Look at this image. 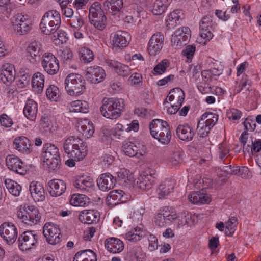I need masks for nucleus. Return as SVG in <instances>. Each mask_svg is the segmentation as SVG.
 Wrapping results in <instances>:
<instances>
[{
    "mask_svg": "<svg viewBox=\"0 0 261 261\" xmlns=\"http://www.w3.org/2000/svg\"><path fill=\"white\" fill-rule=\"evenodd\" d=\"M130 40V35L126 32L118 31L113 34L112 42L114 48H121L125 47Z\"/></svg>",
    "mask_w": 261,
    "mask_h": 261,
    "instance_id": "412c9836",
    "label": "nucleus"
},
{
    "mask_svg": "<svg viewBox=\"0 0 261 261\" xmlns=\"http://www.w3.org/2000/svg\"><path fill=\"white\" fill-rule=\"evenodd\" d=\"M100 108L101 115L105 117L115 119L119 117L124 108V101L122 98H104Z\"/></svg>",
    "mask_w": 261,
    "mask_h": 261,
    "instance_id": "f257e3e1",
    "label": "nucleus"
},
{
    "mask_svg": "<svg viewBox=\"0 0 261 261\" xmlns=\"http://www.w3.org/2000/svg\"><path fill=\"white\" fill-rule=\"evenodd\" d=\"M85 76L88 81L92 83L96 84L103 81L106 73L105 70L101 67L94 65L87 68Z\"/></svg>",
    "mask_w": 261,
    "mask_h": 261,
    "instance_id": "4468645a",
    "label": "nucleus"
},
{
    "mask_svg": "<svg viewBox=\"0 0 261 261\" xmlns=\"http://www.w3.org/2000/svg\"><path fill=\"white\" fill-rule=\"evenodd\" d=\"M76 127L77 130L86 138L92 136L94 132L93 124L88 119L79 120Z\"/></svg>",
    "mask_w": 261,
    "mask_h": 261,
    "instance_id": "4be33fe9",
    "label": "nucleus"
},
{
    "mask_svg": "<svg viewBox=\"0 0 261 261\" xmlns=\"http://www.w3.org/2000/svg\"><path fill=\"white\" fill-rule=\"evenodd\" d=\"M168 97L170 101L182 103L185 98V93L180 88H175L170 90Z\"/></svg>",
    "mask_w": 261,
    "mask_h": 261,
    "instance_id": "79ce46f5",
    "label": "nucleus"
},
{
    "mask_svg": "<svg viewBox=\"0 0 261 261\" xmlns=\"http://www.w3.org/2000/svg\"><path fill=\"white\" fill-rule=\"evenodd\" d=\"M42 158L44 166L50 171L59 169L61 159L59 149L54 144L46 143L43 148Z\"/></svg>",
    "mask_w": 261,
    "mask_h": 261,
    "instance_id": "7ed1b4c3",
    "label": "nucleus"
},
{
    "mask_svg": "<svg viewBox=\"0 0 261 261\" xmlns=\"http://www.w3.org/2000/svg\"><path fill=\"white\" fill-rule=\"evenodd\" d=\"M124 193L122 190H113L108 194L107 200L109 205H115L123 201Z\"/></svg>",
    "mask_w": 261,
    "mask_h": 261,
    "instance_id": "a19ab883",
    "label": "nucleus"
},
{
    "mask_svg": "<svg viewBox=\"0 0 261 261\" xmlns=\"http://www.w3.org/2000/svg\"><path fill=\"white\" fill-rule=\"evenodd\" d=\"M99 217V213L94 210H85L81 212L79 216V220L85 224L96 222Z\"/></svg>",
    "mask_w": 261,
    "mask_h": 261,
    "instance_id": "bb28decb",
    "label": "nucleus"
},
{
    "mask_svg": "<svg viewBox=\"0 0 261 261\" xmlns=\"http://www.w3.org/2000/svg\"><path fill=\"white\" fill-rule=\"evenodd\" d=\"M60 56L64 63H68L71 61L73 54L69 48L65 47L60 50Z\"/></svg>",
    "mask_w": 261,
    "mask_h": 261,
    "instance_id": "052dcab7",
    "label": "nucleus"
},
{
    "mask_svg": "<svg viewBox=\"0 0 261 261\" xmlns=\"http://www.w3.org/2000/svg\"><path fill=\"white\" fill-rule=\"evenodd\" d=\"M179 20V16L176 12H173L171 13L169 15H168L167 18V26L169 28H173L177 24Z\"/></svg>",
    "mask_w": 261,
    "mask_h": 261,
    "instance_id": "e2e57ef3",
    "label": "nucleus"
},
{
    "mask_svg": "<svg viewBox=\"0 0 261 261\" xmlns=\"http://www.w3.org/2000/svg\"><path fill=\"white\" fill-rule=\"evenodd\" d=\"M213 24L212 17L208 16L203 17L199 23L200 36L206 41H209L213 36L211 31Z\"/></svg>",
    "mask_w": 261,
    "mask_h": 261,
    "instance_id": "a211bd4d",
    "label": "nucleus"
},
{
    "mask_svg": "<svg viewBox=\"0 0 261 261\" xmlns=\"http://www.w3.org/2000/svg\"><path fill=\"white\" fill-rule=\"evenodd\" d=\"M48 191L52 197H58L64 193L66 190V183L61 179H54L48 183Z\"/></svg>",
    "mask_w": 261,
    "mask_h": 261,
    "instance_id": "f3484780",
    "label": "nucleus"
},
{
    "mask_svg": "<svg viewBox=\"0 0 261 261\" xmlns=\"http://www.w3.org/2000/svg\"><path fill=\"white\" fill-rule=\"evenodd\" d=\"M237 218L232 217L229 219L226 223L225 234L227 236L231 237L234 233L236 228L237 226Z\"/></svg>",
    "mask_w": 261,
    "mask_h": 261,
    "instance_id": "864d4df0",
    "label": "nucleus"
},
{
    "mask_svg": "<svg viewBox=\"0 0 261 261\" xmlns=\"http://www.w3.org/2000/svg\"><path fill=\"white\" fill-rule=\"evenodd\" d=\"M149 128L151 136L162 144H168L171 138L170 126L167 122L161 120H153Z\"/></svg>",
    "mask_w": 261,
    "mask_h": 261,
    "instance_id": "f03ea898",
    "label": "nucleus"
},
{
    "mask_svg": "<svg viewBox=\"0 0 261 261\" xmlns=\"http://www.w3.org/2000/svg\"><path fill=\"white\" fill-rule=\"evenodd\" d=\"M184 153L180 149L173 151L168 158L169 162L172 165L177 166L181 163Z\"/></svg>",
    "mask_w": 261,
    "mask_h": 261,
    "instance_id": "603ef678",
    "label": "nucleus"
},
{
    "mask_svg": "<svg viewBox=\"0 0 261 261\" xmlns=\"http://www.w3.org/2000/svg\"><path fill=\"white\" fill-rule=\"evenodd\" d=\"M83 142L79 137L70 136L64 141V150L68 155L72 150L76 149L75 147H79V145H82Z\"/></svg>",
    "mask_w": 261,
    "mask_h": 261,
    "instance_id": "72a5a7b5",
    "label": "nucleus"
},
{
    "mask_svg": "<svg viewBox=\"0 0 261 261\" xmlns=\"http://www.w3.org/2000/svg\"><path fill=\"white\" fill-rule=\"evenodd\" d=\"M69 25L74 29L79 30L84 25V21L80 15L72 17L69 20Z\"/></svg>",
    "mask_w": 261,
    "mask_h": 261,
    "instance_id": "680f3d73",
    "label": "nucleus"
},
{
    "mask_svg": "<svg viewBox=\"0 0 261 261\" xmlns=\"http://www.w3.org/2000/svg\"><path fill=\"white\" fill-rule=\"evenodd\" d=\"M74 186L81 191H89L93 186V180L90 177H80L73 184Z\"/></svg>",
    "mask_w": 261,
    "mask_h": 261,
    "instance_id": "e433bc0d",
    "label": "nucleus"
},
{
    "mask_svg": "<svg viewBox=\"0 0 261 261\" xmlns=\"http://www.w3.org/2000/svg\"><path fill=\"white\" fill-rule=\"evenodd\" d=\"M41 64L44 71L50 75L56 74L59 70L58 59L50 53H46L43 55Z\"/></svg>",
    "mask_w": 261,
    "mask_h": 261,
    "instance_id": "9d476101",
    "label": "nucleus"
},
{
    "mask_svg": "<svg viewBox=\"0 0 261 261\" xmlns=\"http://www.w3.org/2000/svg\"><path fill=\"white\" fill-rule=\"evenodd\" d=\"M42 19L46 20V22L49 23L53 22L54 24L55 23L61 24V17L59 12L56 10H52L46 12L43 15Z\"/></svg>",
    "mask_w": 261,
    "mask_h": 261,
    "instance_id": "09e8293b",
    "label": "nucleus"
},
{
    "mask_svg": "<svg viewBox=\"0 0 261 261\" xmlns=\"http://www.w3.org/2000/svg\"><path fill=\"white\" fill-rule=\"evenodd\" d=\"M67 155L70 159H73L77 161L82 160L87 155V148L86 144L83 142L82 145H79V147H75Z\"/></svg>",
    "mask_w": 261,
    "mask_h": 261,
    "instance_id": "58836bf2",
    "label": "nucleus"
},
{
    "mask_svg": "<svg viewBox=\"0 0 261 261\" xmlns=\"http://www.w3.org/2000/svg\"><path fill=\"white\" fill-rule=\"evenodd\" d=\"M227 115L229 119L236 121L239 120L241 117L242 113L238 110L232 108L229 110Z\"/></svg>",
    "mask_w": 261,
    "mask_h": 261,
    "instance_id": "69168bd1",
    "label": "nucleus"
},
{
    "mask_svg": "<svg viewBox=\"0 0 261 261\" xmlns=\"http://www.w3.org/2000/svg\"><path fill=\"white\" fill-rule=\"evenodd\" d=\"M28 56L31 62L36 63L40 60V57L43 55L42 45L40 42L35 41L31 42L27 48Z\"/></svg>",
    "mask_w": 261,
    "mask_h": 261,
    "instance_id": "dca6fc26",
    "label": "nucleus"
},
{
    "mask_svg": "<svg viewBox=\"0 0 261 261\" xmlns=\"http://www.w3.org/2000/svg\"><path fill=\"white\" fill-rule=\"evenodd\" d=\"M89 18L91 23L99 30H103L107 26V17L98 2L94 3L90 7Z\"/></svg>",
    "mask_w": 261,
    "mask_h": 261,
    "instance_id": "423d86ee",
    "label": "nucleus"
},
{
    "mask_svg": "<svg viewBox=\"0 0 261 261\" xmlns=\"http://www.w3.org/2000/svg\"><path fill=\"white\" fill-rule=\"evenodd\" d=\"M19 79L17 81V84L20 88H23L28 86L31 80L32 75L30 70L28 69H21L19 73Z\"/></svg>",
    "mask_w": 261,
    "mask_h": 261,
    "instance_id": "a18cd8bd",
    "label": "nucleus"
},
{
    "mask_svg": "<svg viewBox=\"0 0 261 261\" xmlns=\"http://www.w3.org/2000/svg\"><path fill=\"white\" fill-rule=\"evenodd\" d=\"M86 82L84 77L77 73L68 74L64 81L65 88L67 93L71 96L82 94L85 90Z\"/></svg>",
    "mask_w": 261,
    "mask_h": 261,
    "instance_id": "20e7f679",
    "label": "nucleus"
},
{
    "mask_svg": "<svg viewBox=\"0 0 261 261\" xmlns=\"http://www.w3.org/2000/svg\"><path fill=\"white\" fill-rule=\"evenodd\" d=\"M43 233L46 241L50 244L56 245L61 241L60 230L58 225L55 223H46L43 228Z\"/></svg>",
    "mask_w": 261,
    "mask_h": 261,
    "instance_id": "6e6552de",
    "label": "nucleus"
},
{
    "mask_svg": "<svg viewBox=\"0 0 261 261\" xmlns=\"http://www.w3.org/2000/svg\"><path fill=\"white\" fill-rule=\"evenodd\" d=\"M143 236L144 232L141 228H136L133 231L126 234V238L129 241L137 242L140 240Z\"/></svg>",
    "mask_w": 261,
    "mask_h": 261,
    "instance_id": "4d7b16f0",
    "label": "nucleus"
},
{
    "mask_svg": "<svg viewBox=\"0 0 261 261\" xmlns=\"http://www.w3.org/2000/svg\"><path fill=\"white\" fill-rule=\"evenodd\" d=\"M96 255L92 250L87 249L77 252L73 261H96Z\"/></svg>",
    "mask_w": 261,
    "mask_h": 261,
    "instance_id": "c9c22d12",
    "label": "nucleus"
},
{
    "mask_svg": "<svg viewBox=\"0 0 261 261\" xmlns=\"http://www.w3.org/2000/svg\"><path fill=\"white\" fill-rule=\"evenodd\" d=\"M15 76V70L13 65L6 64L2 66L0 69V79L4 84L12 82Z\"/></svg>",
    "mask_w": 261,
    "mask_h": 261,
    "instance_id": "b1692460",
    "label": "nucleus"
},
{
    "mask_svg": "<svg viewBox=\"0 0 261 261\" xmlns=\"http://www.w3.org/2000/svg\"><path fill=\"white\" fill-rule=\"evenodd\" d=\"M191 37V31L188 27H181L177 30L171 37L172 46L181 47L186 45Z\"/></svg>",
    "mask_w": 261,
    "mask_h": 261,
    "instance_id": "f8f14e48",
    "label": "nucleus"
},
{
    "mask_svg": "<svg viewBox=\"0 0 261 261\" xmlns=\"http://www.w3.org/2000/svg\"><path fill=\"white\" fill-rule=\"evenodd\" d=\"M118 177L119 179L126 182L127 180H129L130 174L129 171L125 169H120L119 171L117 173Z\"/></svg>",
    "mask_w": 261,
    "mask_h": 261,
    "instance_id": "774afa93",
    "label": "nucleus"
},
{
    "mask_svg": "<svg viewBox=\"0 0 261 261\" xmlns=\"http://www.w3.org/2000/svg\"><path fill=\"white\" fill-rule=\"evenodd\" d=\"M38 239V236L35 231L24 232L18 238L19 249L23 251L30 250L37 243Z\"/></svg>",
    "mask_w": 261,
    "mask_h": 261,
    "instance_id": "1a4fd4ad",
    "label": "nucleus"
},
{
    "mask_svg": "<svg viewBox=\"0 0 261 261\" xmlns=\"http://www.w3.org/2000/svg\"><path fill=\"white\" fill-rule=\"evenodd\" d=\"M0 123L2 126L5 127H11L13 123L12 119L5 114L1 115Z\"/></svg>",
    "mask_w": 261,
    "mask_h": 261,
    "instance_id": "338daca9",
    "label": "nucleus"
},
{
    "mask_svg": "<svg viewBox=\"0 0 261 261\" xmlns=\"http://www.w3.org/2000/svg\"><path fill=\"white\" fill-rule=\"evenodd\" d=\"M14 148L24 154H29L31 151V145L30 140L25 137L16 138L13 141Z\"/></svg>",
    "mask_w": 261,
    "mask_h": 261,
    "instance_id": "a878e982",
    "label": "nucleus"
},
{
    "mask_svg": "<svg viewBox=\"0 0 261 261\" xmlns=\"http://www.w3.org/2000/svg\"><path fill=\"white\" fill-rule=\"evenodd\" d=\"M108 65L115 69V71L120 76L125 77L128 76L132 72L128 66L117 61H111L108 62Z\"/></svg>",
    "mask_w": 261,
    "mask_h": 261,
    "instance_id": "f704fd0d",
    "label": "nucleus"
},
{
    "mask_svg": "<svg viewBox=\"0 0 261 261\" xmlns=\"http://www.w3.org/2000/svg\"><path fill=\"white\" fill-rule=\"evenodd\" d=\"M176 134L181 140L189 142L193 139L195 132L188 124H183L177 126Z\"/></svg>",
    "mask_w": 261,
    "mask_h": 261,
    "instance_id": "393cba45",
    "label": "nucleus"
},
{
    "mask_svg": "<svg viewBox=\"0 0 261 261\" xmlns=\"http://www.w3.org/2000/svg\"><path fill=\"white\" fill-rule=\"evenodd\" d=\"M17 216L22 222L30 226L36 224L41 218V215L36 207L27 204L19 207Z\"/></svg>",
    "mask_w": 261,
    "mask_h": 261,
    "instance_id": "39448f33",
    "label": "nucleus"
},
{
    "mask_svg": "<svg viewBox=\"0 0 261 261\" xmlns=\"http://www.w3.org/2000/svg\"><path fill=\"white\" fill-rule=\"evenodd\" d=\"M170 63L168 60L164 59L158 63L153 69L154 75H160L165 72L167 68L169 66Z\"/></svg>",
    "mask_w": 261,
    "mask_h": 261,
    "instance_id": "6e6d98bb",
    "label": "nucleus"
},
{
    "mask_svg": "<svg viewBox=\"0 0 261 261\" xmlns=\"http://www.w3.org/2000/svg\"><path fill=\"white\" fill-rule=\"evenodd\" d=\"M175 216L165 210H160L154 217V224L160 227H166L172 223Z\"/></svg>",
    "mask_w": 261,
    "mask_h": 261,
    "instance_id": "6ab92c4d",
    "label": "nucleus"
},
{
    "mask_svg": "<svg viewBox=\"0 0 261 261\" xmlns=\"http://www.w3.org/2000/svg\"><path fill=\"white\" fill-rule=\"evenodd\" d=\"M6 166L9 170L20 175H24L27 172L25 164L18 156L10 154L6 158Z\"/></svg>",
    "mask_w": 261,
    "mask_h": 261,
    "instance_id": "ddd939ff",
    "label": "nucleus"
},
{
    "mask_svg": "<svg viewBox=\"0 0 261 261\" xmlns=\"http://www.w3.org/2000/svg\"><path fill=\"white\" fill-rule=\"evenodd\" d=\"M30 191L32 198L35 201L39 202L45 200V190L41 183L36 181L31 182Z\"/></svg>",
    "mask_w": 261,
    "mask_h": 261,
    "instance_id": "5701e85b",
    "label": "nucleus"
},
{
    "mask_svg": "<svg viewBox=\"0 0 261 261\" xmlns=\"http://www.w3.org/2000/svg\"><path fill=\"white\" fill-rule=\"evenodd\" d=\"M23 114L31 121L36 119L38 112V105L32 99H28L23 109Z\"/></svg>",
    "mask_w": 261,
    "mask_h": 261,
    "instance_id": "c756f323",
    "label": "nucleus"
},
{
    "mask_svg": "<svg viewBox=\"0 0 261 261\" xmlns=\"http://www.w3.org/2000/svg\"><path fill=\"white\" fill-rule=\"evenodd\" d=\"M218 115L216 113L206 112L201 116L200 120H203L205 124L212 128L218 121Z\"/></svg>",
    "mask_w": 261,
    "mask_h": 261,
    "instance_id": "de8ad7c7",
    "label": "nucleus"
},
{
    "mask_svg": "<svg viewBox=\"0 0 261 261\" xmlns=\"http://www.w3.org/2000/svg\"><path fill=\"white\" fill-rule=\"evenodd\" d=\"M188 199L194 204H207L211 201V198L207 194L200 191L192 192L189 195Z\"/></svg>",
    "mask_w": 261,
    "mask_h": 261,
    "instance_id": "7c9ffc66",
    "label": "nucleus"
},
{
    "mask_svg": "<svg viewBox=\"0 0 261 261\" xmlns=\"http://www.w3.org/2000/svg\"><path fill=\"white\" fill-rule=\"evenodd\" d=\"M154 181V177L151 175L142 174L138 178L137 186L143 190H148L152 188Z\"/></svg>",
    "mask_w": 261,
    "mask_h": 261,
    "instance_id": "2f4dec72",
    "label": "nucleus"
},
{
    "mask_svg": "<svg viewBox=\"0 0 261 261\" xmlns=\"http://www.w3.org/2000/svg\"><path fill=\"white\" fill-rule=\"evenodd\" d=\"M164 37L161 33L153 34L150 38L148 46L149 54L151 56H155L162 49L164 44Z\"/></svg>",
    "mask_w": 261,
    "mask_h": 261,
    "instance_id": "2eb2a0df",
    "label": "nucleus"
},
{
    "mask_svg": "<svg viewBox=\"0 0 261 261\" xmlns=\"http://www.w3.org/2000/svg\"><path fill=\"white\" fill-rule=\"evenodd\" d=\"M174 186L173 182L170 180H166L160 184L158 188L157 191L159 197L162 198L168 195L173 190Z\"/></svg>",
    "mask_w": 261,
    "mask_h": 261,
    "instance_id": "c03bdc74",
    "label": "nucleus"
},
{
    "mask_svg": "<svg viewBox=\"0 0 261 261\" xmlns=\"http://www.w3.org/2000/svg\"><path fill=\"white\" fill-rule=\"evenodd\" d=\"M123 0H110L106 1L103 3L105 10L108 12L115 15L119 12L123 8Z\"/></svg>",
    "mask_w": 261,
    "mask_h": 261,
    "instance_id": "473e14b6",
    "label": "nucleus"
},
{
    "mask_svg": "<svg viewBox=\"0 0 261 261\" xmlns=\"http://www.w3.org/2000/svg\"><path fill=\"white\" fill-rule=\"evenodd\" d=\"M46 21V20L42 18L40 24V29L43 34L50 35L56 33L58 30L61 24L57 23L54 24L52 21L48 23Z\"/></svg>",
    "mask_w": 261,
    "mask_h": 261,
    "instance_id": "ea45409f",
    "label": "nucleus"
},
{
    "mask_svg": "<svg viewBox=\"0 0 261 261\" xmlns=\"http://www.w3.org/2000/svg\"><path fill=\"white\" fill-rule=\"evenodd\" d=\"M89 198L83 194H73L72 195L70 202L74 206H86L89 203Z\"/></svg>",
    "mask_w": 261,
    "mask_h": 261,
    "instance_id": "49530a36",
    "label": "nucleus"
},
{
    "mask_svg": "<svg viewBox=\"0 0 261 261\" xmlns=\"http://www.w3.org/2000/svg\"><path fill=\"white\" fill-rule=\"evenodd\" d=\"M0 236L8 244L14 243L17 237V229L11 222H5L0 225Z\"/></svg>",
    "mask_w": 261,
    "mask_h": 261,
    "instance_id": "9b49d317",
    "label": "nucleus"
},
{
    "mask_svg": "<svg viewBox=\"0 0 261 261\" xmlns=\"http://www.w3.org/2000/svg\"><path fill=\"white\" fill-rule=\"evenodd\" d=\"M89 105L84 100H75L70 103V111L86 113L89 111Z\"/></svg>",
    "mask_w": 261,
    "mask_h": 261,
    "instance_id": "37998d69",
    "label": "nucleus"
},
{
    "mask_svg": "<svg viewBox=\"0 0 261 261\" xmlns=\"http://www.w3.org/2000/svg\"><path fill=\"white\" fill-rule=\"evenodd\" d=\"M167 9L166 5L161 0H156L153 5L152 12L154 15H161Z\"/></svg>",
    "mask_w": 261,
    "mask_h": 261,
    "instance_id": "13d9d810",
    "label": "nucleus"
},
{
    "mask_svg": "<svg viewBox=\"0 0 261 261\" xmlns=\"http://www.w3.org/2000/svg\"><path fill=\"white\" fill-rule=\"evenodd\" d=\"M211 128L207 126L203 122V120H200L197 124V132L198 134L201 137H204L207 135Z\"/></svg>",
    "mask_w": 261,
    "mask_h": 261,
    "instance_id": "bf43d9fd",
    "label": "nucleus"
},
{
    "mask_svg": "<svg viewBox=\"0 0 261 261\" xmlns=\"http://www.w3.org/2000/svg\"><path fill=\"white\" fill-rule=\"evenodd\" d=\"M46 97L48 99L54 101H58L60 99V94L59 88L54 85H50L46 91Z\"/></svg>",
    "mask_w": 261,
    "mask_h": 261,
    "instance_id": "8fccbe9b",
    "label": "nucleus"
},
{
    "mask_svg": "<svg viewBox=\"0 0 261 261\" xmlns=\"http://www.w3.org/2000/svg\"><path fill=\"white\" fill-rule=\"evenodd\" d=\"M32 88L38 93H41L44 86V76L40 72L35 73L32 77Z\"/></svg>",
    "mask_w": 261,
    "mask_h": 261,
    "instance_id": "4c0bfd02",
    "label": "nucleus"
},
{
    "mask_svg": "<svg viewBox=\"0 0 261 261\" xmlns=\"http://www.w3.org/2000/svg\"><path fill=\"white\" fill-rule=\"evenodd\" d=\"M122 148L125 154L130 157L136 156L140 158L143 154V151L140 150L138 146L128 140L123 142Z\"/></svg>",
    "mask_w": 261,
    "mask_h": 261,
    "instance_id": "cd10ccee",
    "label": "nucleus"
},
{
    "mask_svg": "<svg viewBox=\"0 0 261 261\" xmlns=\"http://www.w3.org/2000/svg\"><path fill=\"white\" fill-rule=\"evenodd\" d=\"M105 248L113 253H119L124 249V244L122 241L116 238H109L105 241Z\"/></svg>",
    "mask_w": 261,
    "mask_h": 261,
    "instance_id": "c85d7f7f",
    "label": "nucleus"
},
{
    "mask_svg": "<svg viewBox=\"0 0 261 261\" xmlns=\"http://www.w3.org/2000/svg\"><path fill=\"white\" fill-rule=\"evenodd\" d=\"M14 31L19 35L26 34L31 28V23L28 15L17 14L11 19Z\"/></svg>",
    "mask_w": 261,
    "mask_h": 261,
    "instance_id": "0eeeda50",
    "label": "nucleus"
},
{
    "mask_svg": "<svg viewBox=\"0 0 261 261\" xmlns=\"http://www.w3.org/2000/svg\"><path fill=\"white\" fill-rule=\"evenodd\" d=\"M5 185L9 192L15 196L19 195L21 191V187L18 183L10 179L5 180Z\"/></svg>",
    "mask_w": 261,
    "mask_h": 261,
    "instance_id": "3c124183",
    "label": "nucleus"
},
{
    "mask_svg": "<svg viewBox=\"0 0 261 261\" xmlns=\"http://www.w3.org/2000/svg\"><path fill=\"white\" fill-rule=\"evenodd\" d=\"M79 57L81 61L89 63L93 60L94 55L90 49L86 47H83L80 51Z\"/></svg>",
    "mask_w": 261,
    "mask_h": 261,
    "instance_id": "5fc2aeb1",
    "label": "nucleus"
},
{
    "mask_svg": "<svg viewBox=\"0 0 261 261\" xmlns=\"http://www.w3.org/2000/svg\"><path fill=\"white\" fill-rule=\"evenodd\" d=\"M196 47L195 45H188L182 51L184 56L187 58L188 62H191L195 52Z\"/></svg>",
    "mask_w": 261,
    "mask_h": 261,
    "instance_id": "0e129e2a",
    "label": "nucleus"
},
{
    "mask_svg": "<svg viewBox=\"0 0 261 261\" xmlns=\"http://www.w3.org/2000/svg\"><path fill=\"white\" fill-rule=\"evenodd\" d=\"M97 182L100 190L107 191L114 188L116 184V179L110 173H106L99 176Z\"/></svg>",
    "mask_w": 261,
    "mask_h": 261,
    "instance_id": "aec40b11",
    "label": "nucleus"
}]
</instances>
